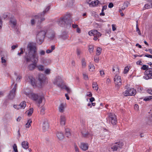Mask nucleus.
<instances>
[{"mask_svg":"<svg viewBox=\"0 0 152 152\" xmlns=\"http://www.w3.org/2000/svg\"><path fill=\"white\" fill-rule=\"evenodd\" d=\"M28 53H26L25 60L26 63L31 61L33 63L29 64L27 68L30 70H32L37 67V64L39 60V55L37 52L36 46L33 43H30L27 46Z\"/></svg>","mask_w":152,"mask_h":152,"instance_id":"f257e3e1","label":"nucleus"},{"mask_svg":"<svg viewBox=\"0 0 152 152\" xmlns=\"http://www.w3.org/2000/svg\"><path fill=\"white\" fill-rule=\"evenodd\" d=\"M46 79L45 76L44 74H40L39 75L38 78V80L39 82V84H38L35 82V79L31 76L28 77V81H30L32 85L34 87L37 86L38 87H40L42 84L45 82Z\"/></svg>","mask_w":152,"mask_h":152,"instance_id":"f03ea898","label":"nucleus"},{"mask_svg":"<svg viewBox=\"0 0 152 152\" xmlns=\"http://www.w3.org/2000/svg\"><path fill=\"white\" fill-rule=\"evenodd\" d=\"M24 94L35 101L36 103L37 104V106L39 107L40 106V104L42 103L43 100L44 99V96L42 95L34 93L29 94L26 92V91L25 92Z\"/></svg>","mask_w":152,"mask_h":152,"instance_id":"7ed1b4c3","label":"nucleus"},{"mask_svg":"<svg viewBox=\"0 0 152 152\" xmlns=\"http://www.w3.org/2000/svg\"><path fill=\"white\" fill-rule=\"evenodd\" d=\"M50 6H48L42 12L39 13L38 15H35L36 19L40 18V20H38L37 23V27L38 28H40L41 26L39 24L43 21L45 20V18H44V15L47 13V12L49 10Z\"/></svg>","mask_w":152,"mask_h":152,"instance_id":"20e7f679","label":"nucleus"},{"mask_svg":"<svg viewBox=\"0 0 152 152\" xmlns=\"http://www.w3.org/2000/svg\"><path fill=\"white\" fill-rule=\"evenodd\" d=\"M46 33L45 31L41 30L37 32L36 35L37 43L41 45L43 42Z\"/></svg>","mask_w":152,"mask_h":152,"instance_id":"39448f33","label":"nucleus"},{"mask_svg":"<svg viewBox=\"0 0 152 152\" xmlns=\"http://www.w3.org/2000/svg\"><path fill=\"white\" fill-rule=\"evenodd\" d=\"M59 24L70 25L72 22L71 18L69 15H67L60 18L59 20Z\"/></svg>","mask_w":152,"mask_h":152,"instance_id":"423d86ee","label":"nucleus"},{"mask_svg":"<svg viewBox=\"0 0 152 152\" xmlns=\"http://www.w3.org/2000/svg\"><path fill=\"white\" fill-rule=\"evenodd\" d=\"M123 145V143L121 142H117L112 145L111 149L113 152H119Z\"/></svg>","mask_w":152,"mask_h":152,"instance_id":"0eeeda50","label":"nucleus"},{"mask_svg":"<svg viewBox=\"0 0 152 152\" xmlns=\"http://www.w3.org/2000/svg\"><path fill=\"white\" fill-rule=\"evenodd\" d=\"M17 84H15L13 89L10 91L9 94L7 96L8 98L10 100H13L15 96V92L17 88Z\"/></svg>","mask_w":152,"mask_h":152,"instance_id":"6e6552de","label":"nucleus"},{"mask_svg":"<svg viewBox=\"0 0 152 152\" xmlns=\"http://www.w3.org/2000/svg\"><path fill=\"white\" fill-rule=\"evenodd\" d=\"M136 92V91L134 89L127 88L126 90L123 92V94L124 96H127L134 95L135 94Z\"/></svg>","mask_w":152,"mask_h":152,"instance_id":"1a4fd4ad","label":"nucleus"},{"mask_svg":"<svg viewBox=\"0 0 152 152\" xmlns=\"http://www.w3.org/2000/svg\"><path fill=\"white\" fill-rule=\"evenodd\" d=\"M46 37L50 40H53L55 38V33L52 30L48 31L46 33Z\"/></svg>","mask_w":152,"mask_h":152,"instance_id":"9d476101","label":"nucleus"},{"mask_svg":"<svg viewBox=\"0 0 152 152\" xmlns=\"http://www.w3.org/2000/svg\"><path fill=\"white\" fill-rule=\"evenodd\" d=\"M109 119L113 125H115L116 124V118L114 114L110 113L109 115Z\"/></svg>","mask_w":152,"mask_h":152,"instance_id":"9b49d317","label":"nucleus"},{"mask_svg":"<svg viewBox=\"0 0 152 152\" xmlns=\"http://www.w3.org/2000/svg\"><path fill=\"white\" fill-rule=\"evenodd\" d=\"M62 83V80L60 76L56 77L53 81L54 84L56 85L59 87H61Z\"/></svg>","mask_w":152,"mask_h":152,"instance_id":"f8f14e48","label":"nucleus"},{"mask_svg":"<svg viewBox=\"0 0 152 152\" xmlns=\"http://www.w3.org/2000/svg\"><path fill=\"white\" fill-rule=\"evenodd\" d=\"M114 80L116 86L119 87L121 85L122 83L121 76L116 75L114 78Z\"/></svg>","mask_w":152,"mask_h":152,"instance_id":"ddd939ff","label":"nucleus"},{"mask_svg":"<svg viewBox=\"0 0 152 152\" xmlns=\"http://www.w3.org/2000/svg\"><path fill=\"white\" fill-rule=\"evenodd\" d=\"M148 64L151 67L149 68L146 71V72H148L149 74L147 77L146 80L152 78V63L150 62L148 63Z\"/></svg>","mask_w":152,"mask_h":152,"instance_id":"4468645a","label":"nucleus"},{"mask_svg":"<svg viewBox=\"0 0 152 152\" xmlns=\"http://www.w3.org/2000/svg\"><path fill=\"white\" fill-rule=\"evenodd\" d=\"M26 106L25 101H23L20 103L19 105H14L13 107L16 109L19 110L20 109H24Z\"/></svg>","mask_w":152,"mask_h":152,"instance_id":"2eb2a0df","label":"nucleus"},{"mask_svg":"<svg viewBox=\"0 0 152 152\" xmlns=\"http://www.w3.org/2000/svg\"><path fill=\"white\" fill-rule=\"evenodd\" d=\"M88 34L91 36H97L98 37L101 36L102 34L101 33L99 32L97 30H92L88 32Z\"/></svg>","mask_w":152,"mask_h":152,"instance_id":"dca6fc26","label":"nucleus"},{"mask_svg":"<svg viewBox=\"0 0 152 152\" xmlns=\"http://www.w3.org/2000/svg\"><path fill=\"white\" fill-rule=\"evenodd\" d=\"M49 128L48 122L47 120H45L43 123L42 130L45 132Z\"/></svg>","mask_w":152,"mask_h":152,"instance_id":"f3484780","label":"nucleus"},{"mask_svg":"<svg viewBox=\"0 0 152 152\" xmlns=\"http://www.w3.org/2000/svg\"><path fill=\"white\" fill-rule=\"evenodd\" d=\"M80 147L82 150L85 151L88 148V145L87 143L82 142L80 143Z\"/></svg>","mask_w":152,"mask_h":152,"instance_id":"a211bd4d","label":"nucleus"},{"mask_svg":"<svg viewBox=\"0 0 152 152\" xmlns=\"http://www.w3.org/2000/svg\"><path fill=\"white\" fill-rule=\"evenodd\" d=\"M149 68H148V66L145 65H142V67L141 68V69L143 70H145V71L144 72L145 74H146V75L144 76L145 78L146 79V77L148 76V75L149 74L148 72H146L147 70Z\"/></svg>","mask_w":152,"mask_h":152,"instance_id":"6ab92c4d","label":"nucleus"},{"mask_svg":"<svg viewBox=\"0 0 152 152\" xmlns=\"http://www.w3.org/2000/svg\"><path fill=\"white\" fill-rule=\"evenodd\" d=\"M66 121V119L64 115H61L60 117V124L61 125L64 126L65 125Z\"/></svg>","mask_w":152,"mask_h":152,"instance_id":"aec40b11","label":"nucleus"},{"mask_svg":"<svg viewBox=\"0 0 152 152\" xmlns=\"http://www.w3.org/2000/svg\"><path fill=\"white\" fill-rule=\"evenodd\" d=\"M99 2V1L98 0H93L92 1L90 0L88 3L90 5L94 6L97 5Z\"/></svg>","mask_w":152,"mask_h":152,"instance_id":"412c9836","label":"nucleus"},{"mask_svg":"<svg viewBox=\"0 0 152 152\" xmlns=\"http://www.w3.org/2000/svg\"><path fill=\"white\" fill-rule=\"evenodd\" d=\"M22 147L25 149H27L29 147L28 143L27 141H23L21 143Z\"/></svg>","mask_w":152,"mask_h":152,"instance_id":"4be33fe9","label":"nucleus"},{"mask_svg":"<svg viewBox=\"0 0 152 152\" xmlns=\"http://www.w3.org/2000/svg\"><path fill=\"white\" fill-rule=\"evenodd\" d=\"M10 24L13 26L14 27L16 25V21L14 18H11L10 20Z\"/></svg>","mask_w":152,"mask_h":152,"instance_id":"5701e85b","label":"nucleus"},{"mask_svg":"<svg viewBox=\"0 0 152 152\" xmlns=\"http://www.w3.org/2000/svg\"><path fill=\"white\" fill-rule=\"evenodd\" d=\"M56 136L58 139L59 140L62 139L64 137L63 133L61 132H58L56 133Z\"/></svg>","mask_w":152,"mask_h":152,"instance_id":"b1692460","label":"nucleus"},{"mask_svg":"<svg viewBox=\"0 0 152 152\" xmlns=\"http://www.w3.org/2000/svg\"><path fill=\"white\" fill-rule=\"evenodd\" d=\"M64 105L63 103H61L58 107V110L59 112L63 113L64 111Z\"/></svg>","mask_w":152,"mask_h":152,"instance_id":"393cba45","label":"nucleus"},{"mask_svg":"<svg viewBox=\"0 0 152 152\" xmlns=\"http://www.w3.org/2000/svg\"><path fill=\"white\" fill-rule=\"evenodd\" d=\"M34 16H35L32 17H33V18H32L31 20V26H34L35 25V24L36 23V21H35V19H39L40 20V18L36 19L35 18Z\"/></svg>","mask_w":152,"mask_h":152,"instance_id":"a878e982","label":"nucleus"},{"mask_svg":"<svg viewBox=\"0 0 152 152\" xmlns=\"http://www.w3.org/2000/svg\"><path fill=\"white\" fill-rule=\"evenodd\" d=\"M65 134L67 137H69L71 135L70 129L68 128L65 129Z\"/></svg>","mask_w":152,"mask_h":152,"instance_id":"bb28decb","label":"nucleus"},{"mask_svg":"<svg viewBox=\"0 0 152 152\" xmlns=\"http://www.w3.org/2000/svg\"><path fill=\"white\" fill-rule=\"evenodd\" d=\"M92 87L94 89L97 91L98 89V87L97 83L96 82H94L93 83Z\"/></svg>","mask_w":152,"mask_h":152,"instance_id":"cd10ccee","label":"nucleus"},{"mask_svg":"<svg viewBox=\"0 0 152 152\" xmlns=\"http://www.w3.org/2000/svg\"><path fill=\"white\" fill-rule=\"evenodd\" d=\"M88 50L90 53H92L93 52L94 49V46L91 45H90L88 46Z\"/></svg>","mask_w":152,"mask_h":152,"instance_id":"c85d7f7f","label":"nucleus"},{"mask_svg":"<svg viewBox=\"0 0 152 152\" xmlns=\"http://www.w3.org/2000/svg\"><path fill=\"white\" fill-rule=\"evenodd\" d=\"M82 134L83 136L85 137H88L90 135L88 132H87L85 133L82 132Z\"/></svg>","mask_w":152,"mask_h":152,"instance_id":"c756f323","label":"nucleus"},{"mask_svg":"<svg viewBox=\"0 0 152 152\" xmlns=\"http://www.w3.org/2000/svg\"><path fill=\"white\" fill-rule=\"evenodd\" d=\"M37 67L38 68V69L41 71H43L45 69L44 66L42 65H39L37 66Z\"/></svg>","mask_w":152,"mask_h":152,"instance_id":"7c9ffc66","label":"nucleus"},{"mask_svg":"<svg viewBox=\"0 0 152 152\" xmlns=\"http://www.w3.org/2000/svg\"><path fill=\"white\" fill-rule=\"evenodd\" d=\"M15 75L16 76L17 78L16 79V81L18 82H20V80L22 78V77L21 76L19 75H17V73L16 72L15 73Z\"/></svg>","mask_w":152,"mask_h":152,"instance_id":"2f4dec72","label":"nucleus"},{"mask_svg":"<svg viewBox=\"0 0 152 152\" xmlns=\"http://www.w3.org/2000/svg\"><path fill=\"white\" fill-rule=\"evenodd\" d=\"M33 108H31L27 111L28 115L29 116H31L33 112Z\"/></svg>","mask_w":152,"mask_h":152,"instance_id":"473e14b6","label":"nucleus"},{"mask_svg":"<svg viewBox=\"0 0 152 152\" xmlns=\"http://www.w3.org/2000/svg\"><path fill=\"white\" fill-rule=\"evenodd\" d=\"M101 51L102 48L100 47L97 48L96 50V55L97 56L99 55L101 53Z\"/></svg>","mask_w":152,"mask_h":152,"instance_id":"72a5a7b5","label":"nucleus"},{"mask_svg":"<svg viewBox=\"0 0 152 152\" xmlns=\"http://www.w3.org/2000/svg\"><path fill=\"white\" fill-rule=\"evenodd\" d=\"M152 7V4L150 3L149 4H146L144 6V8L146 9H148Z\"/></svg>","mask_w":152,"mask_h":152,"instance_id":"f704fd0d","label":"nucleus"},{"mask_svg":"<svg viewBox=\"0 0 152 152\" xmlns=\"http://www.w3.org/2000/svg\"><path fill=\"white\" fill-rule=\"evenodd\" d=\"M45 54V51L43 50H41L39 51V54L40 56H44Z\"/></svg>","mask_w":152,"mask_h":152,"instance_id":"c9c22d12","label":"nucleus"},{"mask_svg":"<svg viewBox=\"0 0 152 152\" xmlns=\"http://www.w3.org/2000/svg\"><path fill=\"white\" fill-rule=\"evenodd\" d=\"M82 64L83 67H85L86 66V63L85 62V59L83 58H82Z\"/></svg>","mask_w":152,"mask_h":152,"instance_id":"e433bc0d","label":"nucleus"},{"mask_svg":"<svg viewBox=\"0 0 152 152\" xmlns=\"http://www.w3.org/2000/svg\"><path fill=\"white\" fill-rule=\"evenodd\" d=\"M12 147L14 151L15 152H18V150L17 149V147L16 145L15 144H14L12 146Z\"/></svg>","mask_w":152,"mask_h":152,"instance_id":"4c0bfd02","label":"nucleus"},{"mask_svg":"<svg viewBox=\"0 0 152 152\" xmlns=\"http://www.w3.org/2000/svg\"><path fill=\"white\" fill-rule=\"evenodd\" d=\"M116 70L117 73H116L117 74L118 72H119V69L118 68V67L117 66H114L113 69V71H115Z\"/></svg>","mask_w":152,"mask_h":152,"instance_id":"58836bf2","label":"nucleus"},{"mask_svg":"<svg viewBox=\"0 0 152 152\" xmlns=\"http://www.w3.org/2000/svg\"><path fill=\"white\" fill-rule=\"evenodd\" d=\"M83 78L86 80H87L88 79V75L86 74L83 73Z\"/></svg>","mask_w":152,"mask_h":152,"instance_id":"ea45409f","label":"nucleus"},{"mask_svg":"<svg viewBox=\"0 0 152 152\" xmlns=\"http://www.w3.org/2000/svg\"><path fill=\"white\" fill-rule=\"evenodd\" d=\"M45 72L46 74L49 75L50 73V70L49 69H47L45 70Z\"/></svg>","mask_w":152,"mask_h":152,"instance_id":"a19ab883","label":"nucleus"},{"mask_svg":"<svg viewBox=\"0 0 152 152\" xmlns=\"http://www.w3.org/2000/svg\"><path fill=\"white\" fill-rule=\"evenodd\" d=\"M152 99V96H150L148 97H146L144 99V100L145 101H148Z\"/></svg>","mask_w":152,"mask_h":152,"instance_id":"79ce46f5","label":"nucleus"},{"mask_svg":"<svg viewBox=\"0 0 152 152\" xmlns=\"http://www.w3.org/2000/svg\"><path fill=\"white\" fill-rule=\"evenodd\" d=\"M129 70V68H128L127 67H125L124 69V74L127 73H128V72Z\"/></svg>","mask_w":152,"mask_h":152,"instance_id":"37998d69","label":"nucleus"},{"mask_svg":"<svg viewBox=\"0 0 152 152\" xmlns=\"http://www.w3.org/2000/svg\"><path fill=\"white\" fill-rule=\"evenodd\" d=\"M65 88L66 90L67 91L68 93H70L71 90L68 87H67L66 86H65Z\"/></svg>","mask_w":152,"mask_h":152,"instance_id":"c03bdc74","label":"nucleus"},{"mask_svg":"<svg viewBox=\"0 0 152 152\" xmlns=\"http://www.w3.org/2000/svg\"><path fill=\"white\" fill-rule=\"evenodd\" d=\"M45 108L44 107H42L41 110V113L42 114H44L45 113Z\"/></svg>","mask_w":152,"mask_h":152,"instance_id":"a18cd8bd","label":"nucleus"},{"mask_svg":"<svg viewBox=\"0 0 152 152\" xmlns=\"http://www.w3.org/2000/svg\"><path fill=\"white\" fill-rule=\"evenodd\" d=\"M20 53H18V55L19 56H20L21 55L23 54L24 52L22 48H21L20 49Z\"/></svg>","mask_w":152,"mask_h":152,"instance_id":"49530a36","label":"nucleus"},{"mask_svg":"<svg viewBox=\"0 0 152 152\" xmlns=\"http://www.w3.org/2000/svg\"><path fill=\"white\" fill-rule=\"evenodd\" d=\"M74 147L75 149L76 152H79V149L77 146L75 145H74Z\"/></svg>","mask_w":152,"mask_h":152,"instance_id":"de8ad7c7","label":"nucleus"},{"mask_svg":"<svg viewBox=\"0 0 152 152\" xmlns=\"http://www.w3.org/2000/svg\"><path fill=\"white\" fill-rule=\"evenodd\" d=\"M136 31H138L140 30L138 27V22L137 21H136Z\"/></svg>","mask_w":152,"mask_h":152,"instance_id":"09e8293b","label":"nucleus"},{"mask_svg":"<svg viewBox=\"0 0 152 152\" xmlns=\"http://www.w3.org/2000/svg\"><path fill=\"white\" fill-rule=\"evenodd\" d=\"M32 123V121L31 119H29L28 120L27 124L28 125V126H31V124Z\"/></svg>","mask_w":152,"mask_h":152,"instance_id":"8fccbe9b","label":"nucleus"},{"mask_svg":"<svg viewBox=\"0 0 152 152\" xmlns=\"http://www.w3.org/2000/svg\"><path fill=\"white\" fill-rule=\"evenodd\" d=\"M147 92L150 94L152 95V89H148L147 90Z\"/></svg>","mask_w":152,"mask_h":152,"instance_id":"3c124183","label":"nucleus"},{"mask_svg":"<svg viewBox=\"0 0 152 152\" xmlns=\"http://www.w3.org/2000/svg\"><path fill=\"white\" fill-rule=\"evenodd\" d=\"M113 4L112 3H110L108 5V7L110 8L113 7Z\"/></svg>","mask_w":152,"mask_h":152,"instance_id":"603ef678","label":"nucleus"},{"mask_svg":"<svg viewBox=\"0 0 152 152\" xmlns=\"http://www.w3.org/2000/svg\"><path fill=\"white\" fill-rule=\"evenodd\" d=\"M139 107V106L137 104H135L134 106V109L136 110H137Z\"/></svg>","mask_w":152,"mask_h":152,"instance_id":"864d4df0","label":"nucleus"},{"mask_svg":"<svg viewBox=\"0 0 152 152\" xmlns=\"http://www.w3.org/2000/svg\"><path fill=\"white\" fill-rule=\"evenodd\" d=\"M53 51L51 49H48L46 50V52L47 53H49L52 52Z\"/></svg>","mask_w":152,"mask_h":152,"instance_id":"5fc2aeb1","label":"nucleus"},{"mask_svg":"<svg viewBox=\"0 0 152 152\" xmlns=\"http://www.w3.org/2000/svg\"><path fill=\"white\" fill-rule=\"evenodd\" d=\"M77 55L79 56V55H80V54L81 53V52L80 51V50L78 49H77Z\"/></svg>","mask_w":152,"mask_h":152,"instance_id":"6e6d98bb","label":"nucleus"},{"mask_svg":"<svg viewBox=\"0 0 152 152\" xmlns=\"http://www.w3.org/2000/svg\"><path fill=\"white\" fill-rule=\"evenodd\" d=\"M50 47L51 48V50L53 51L55 49V45H52Z\"/></svg>","mask_w":152,"mask_h":152,"instance_id":"4d7b16f0","label":"nucleus"},{"mask_svg":"<svg viewBox=\"0 0 152 152\" xmlns=\"http://www.w3.org/2000/svg\"><path fill=\"white\" fill-rule=\"evenodd\" d=\"M104 11L103 9H102V12L100 14V16H104L105 15V13L104 12Z\"/></svg>","mask_w":152,"mask_h":152,"instance_id":"13d9d810","label":"nucleus"},{"mask_svg":"<svg viewBox=\"0 0 152 152\" xmlns=\"http://www.w3.org/2000/svg\"><path fill=\"white\" fill-rule=\"evenodd\" d=\"M72 27L74 28H77L78 27V26L76 24H73L72 25Z\"/></svg>","mask_w":152,"mask_h":152,"instance_id":"bf43d9fd","label":"nucleus"},{"mask_svg":"<svg viewBox=\"0 0 152 152\" xmlns=\"http://www.w3.org/2000/svg\"><path fill=\"white\" fill-rule=\"evenodd\" d=\"M76 31L77 32L80 33L81 32V30L80 28L78 27L76 29Z\"/></svg>","mask_w":152,"mask_h":152,"instance_id":"052dcab7","label":"nucleus"},{"mask_svg":"<svg viewBox=\"0 0 152 152\" xmlns=\"http://www.w3.org/2000/svg\"><path fill=\"white\" fill-rule=\"evenodd\" d=\"M86 95L89 97H91L92 96V94L90 92H88Z\"/></svg>","mask_w":152,"mask_h":152,"instance_id":"680f3d73","label":"nucleus"},{"mask_svg":"<svg viewBox=\"0 0 152 152\" xmlns=\"http://www.w3.org/2000/svg\"><path fill=\"white\" fill-rule=\"evenodd\" d=\"M1 60L2 63H4L6 62V61L5 59L4 58V57H2L1 58Z\"/></svg>","mask_w":152,"mask_h":152,"instance_id":"e2e57ef3","label":"nucleus"},{"mask_svg":"<svg viewBox=\"0 0 152 152\" xmlns=\"http://www.w3.org/2000/svg\"><path fill=\"white\" fill-rule=\"evenodd\" d=\"M68 37V36L66 35L65 36H65H63V35L62 36V38L64 40H65V39H67Z\"/></svg>","mask_w":152,"mask_h":152,"instance_id":"0e129e2a","label":"nucleus"},{"mask_svg":"<svg viewBox=\"0 0 152 152\" xmlns=\"http://www.w3.org/2000/svg\"><path fill=\"white\" fill-rule=\"evenodd\" d=\"M145 56L148 58H152V55H150L146 54L145 55Z\"/></svg>","mask_w":152,"mask_h":152,"instance_id":"69168bd1","label":"nucleus"},{"mask_svg":"<svg viewBox=\"0 0 152 152\" xmlns=\"http://www.w3.org/2000/svg\"><path fill=\"white\" fill-rule=\"evenodd\" d=\"M95 100V99L94 97H91L90 99V101L91 102H92Z\"/></svg>","mask_w":152,"mask_h":152,"instance_id":"338daca9","label":"nucleus"},{"mask_svg":"<svg viewBox=\"0 0 152 152\" xmlns=\"http://www.w3.org/2000/svg\"><path fill=\"white\" fill-rule=\"evenodd\" d=\"M100 73L101 75L102 76L103 75H104V72L103 70H101L100 71Z\"/></svg>","mask_w":152,"mask_h":152,"instance_id":"774afa93","label":"nucleus"}]
</instances>
